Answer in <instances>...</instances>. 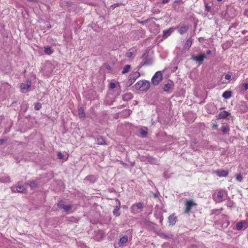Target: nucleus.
<instances>
[{
  "instance_id": "nucleus-44",
  "label": "nucleus",
  "mask_w": 248,
  "mask_h": 248,
  "mask_svg": "<svg viewBox=\"0 0 248 248\" xmlns=\"http://www.w3.org/2000/svg\"><path fill=\"white\" fill-rule=\"evenodd\" d=\"M133 55V53L131 52H128L126 54V56L127 58H131Z\"/></svg>"
},
{
  "instance_id": "nucleus-36",
  "label": "nucleus",
  "mask_w": 248,
  "mask_h": 248,
  "mask_svg": "<svg viewBox=\"0 0 248 248\" xmlns=\"http://www.w3.org/2000/svg\"><path fill=\"white\" fill-rule=\"evenodd\" d=\"M58 207L61 209H63V207L65 206L64 204V202L62 200L60 201L57 204Z\"/></svg>"
},
{
  "instance_id": "nucleus-46",
  "label": "nucleus",
  "mask_w": 248,
  "mask_h": 248,
  "mask_svg": "<svg viewBox=\"0 0 248 248\" xmlns=\"http://www.w3.org/2000/svg\"><path fill=\"white\" fill-rule=\"evenodd\" d=\"M225 79H226L227 80H230L231 78V75L230 74H226L225 76Z\"/></svg>"
},
{
  "instance_id": "nucleus-41",
  "label": "nucleus",
  "mask_w": 248,
  "mask_h": 248,
  "mask_svg": "<svg viewBox=\"0 0 248 248\" xmlns=\"http://www.w3.org/2000/svg\"><path fill=\"white\" fill-rule=\"evenodd\" d=\"M160 236L162 238H165V239H168L169 238V236L168 235H167L166 234L164 233H162L160 234Z\"/></svg>"
},
{
  "instance_id": "nucleus-43",
  "label": "nucleus",
  "mask_w": 248,
  "mask_h": 248,
  "mask_svg": "<svg viewBox=\"0 0 248 248\" xmlns=\"http://www.w3.org/2000/svg\"><path fill=\"white\" fill-rule=\"evenodd\" d=\"M59 159H62L63 157V155L61 152H59L57 155Z\"/></svg>"
},
{
  "instance_id": "nucleus-20",
  "label": "nucleus",
  "mask_w": 248,
  "mask_h": 248,
  "mask_svg": "<svg viewBox=\"0 0 248 248\" xmlns=\"http://www.w3.org/2000/svg\"><path fill=\"white\" fill-rule=\"evenodd\" d=\"M26 184L29 185L32 189L35 188L37 186V183L33 180L28 181L27 182Z\"/></svg>"
},
{
  "instance_id": "nucleus-48",
  "label": "nucleus",
  "mask_w": 248,
  "mask_h": 248,
  "mask_svg": "<svg viewBox=\"0 0 248 248\" xmlns=\"http://www.w3.org/2000/svg\"><path fill=\"white\" fill-rule=\"evenodd\" d=\"M6 141L5 140L0 139V144L1 145Z\"/></svg>"
},
{
  "instance_id": "nucleus-49",
  "label": "nucleus",
  "mask_w": 248,
  "mask_h": 248,
  "mask_svg": "<svg viewBox=\"0 0 248 248\" xmlns=\"http://www.w3.org/2000/svg\"><path fill=\"white\" fill-rule=\"evenodd\" d=\"M174 3H183L182 0H175L174 1Z\"/></svg>"
},
{
  "instance_id": "nucleus-2",
  "label": "nucleus",
  "mask_w": 248,
  "mask_h": 248,
  "mask_svg": "<svg viewBox=\"0 0 248 248\" xmlns=\"http://www.w3.org/2000/svg\"><path fill=\"white\" fill-rule=\"evenodd\" d=\"M54 68V66L51 63L47 62L45 64L42 71L45 76L48 77L51 75Z\"/></svg>"
},
{
  "instance_id": "nucleus-31",
  "label": "nucleus",
  "mask_w": 248,
  "mask_h": 248,
  "mask_svg": "<svg viewBox=\"0 0 248 248\" xmlns=\"http://www.w3.org/2000/svg\"><path fill=\"white\" fill-rule=\"evenodd\" d=\"M96 142L99 145H104L106 144L105 140L102 137H99L97 138Z\"/></svg>"
},
{
  "instance_id": "nucleus-61",
  "label": "nucleus",
  "mask_w": 248,
  "mask_h": 248,
  "mask_svg": "<svg viewBox=\"0 0 248 248\" xmlns=\"http://www.w3.org/2000/svg\"><path fill=\"white\" fill-rule=\"evenodd\" d=\"M109 68H110V66L107 67V69H108Z\"/></svg>"
},
{
  "instance_id": "nucleus-30",
  "label": "nucleus",
  "mask_w": 248,
  "mask_h": 248,
  "mask_svg": "<svg viewBox=\"0 0 248 248\" xmlns=\"http://www.w3.org/2000/svg\"><path fill=\"white\" fill-rule=\"evenodd\" d=\"M128 241L127 237V236H123L121 237L119 241V245L120 246H122L123 244L126 243Z\"/></svg>"
},
{
  "instance_id": "nucleus-6",
  "label": "nucleus",
  "mask_w": 248,
  "mask_h": 248,
  "mask_svg": "<svg viewBox=\"0 0 248 248\" xmlns=\"http://www.w3.org/2000/svg\"><path fill=\"white\" fill-rule=\"evenodd\" d=\"M140 76V74L138 71L133 72L132 74L129 75L127 83L129 86L131 85Z\"/></svg>"
},
{
  "instance_id": "nucleus-16",
  "label": "nucleus",
  "mask_w": 248,
  "mask_h": 248,
  "mask_svg": "<svg viewBox=\"0 0 248 248\" xmlns=\"http://www.w3.org/2000/svg\"><path fill=\"white\" fill-rule=\"evenodd\" d=\"M192 43V39L191 38H189V39H188L186 40V41L184 46L183 51L184 50L186 51V50H188L189 48H190V47L191 46Z\"/></svg>"
},
{
  "instance_id": "nucleus-59",
  "label": "nucleus",
  "mask_w": 248,
  "mask_h": 248,
  "mask_svg": "<svg viewBox=\"0 0 248 248\" xmlns=\"http://www.w3.org/2000/svg\"><path fill=\"white\" fill-rule=\"evenodd\" d=\"M109 68H110V66L107 67V69H108Z\"/></svg>"
},
{
  "instance_id": "nucleus-14",
  "label": "nucleus",
  "mask_w": 248,
  "mask_h": 248,
  "mask_svg": "<svg viewBox=\"0 0 248 248\" xmlns=\"http://www.w3.org/2000/svg\"><path fill=\"white\" fill-rule=\"evenodd\" d=\"M174 28H170L169 29L164 30L163 31V38H167L173 32Z\"/></svg>"
},
{
  "instance_id": "nucleus-57",
  "label": "nucleus",
  "mask_w": 248,
  "mask_h": 248,
  "mask_svg": "<svg viewBox=\"0 0 248 248\" xmlns=\"http://www.w3.org/2000/svg\"><path fill=\"white\" fill-rule=\"evenodd\" d=\"M246 141H247V143H248V137H247V138L246 139Z\"/></svg>"
},
{
  "instance_id": "nucleus-40",
  "label": "nucleus",
  "mask_w": 248,
  "mask_h": 248,
  "mask_svg": "<svg viewBox=\"0 0 248 248\" xmlns=\"http://www.w3.org/2000/svg\"><path fill=\"white\" fill-rule=\"evenodd\" d=\"M242 87H243V89H242V90L243 91H247L248 89V83H244L243 85H242Z\"/></svg>"
},
{
  "instance_id": "nucleus-37",
  "label": "nucleus",
  "mask_w": 248,
  "mask_h": 248,
  "mask_svg": "<svg viewBox=\"0 0 248 248\" xmlns=\"http://www.w3.org/2000/svg\"><path fill=\"white\" fill-rule=\"evenodd\" d=\"M42 108V105L41 103L38 102L35 104L34 109L36 110H39Z\"/></svg>"
},
{
  "instance_id": "nucleus-9",
  "label": "nucleus",
  "mask_w": 248,
  "mask_h": 248,
  "mask_svg": "<svg viewBox=\"0 0 248 248\" xmlns=\"http://www.w3.org/2000/svg\"><path fill=\"white\" fill-rule=\"evenodd\" d=\"M248 227V223L245 220L241 221L236 223L235 225L236 229L240 230L241 229H246Z\"/></svg>"
},
{
  "instance_id": "nucleus-3",
  "label": "nucleus",
  "mask_w": 248,
  "mask_h": 248,
  "mask_svg": "<svg viewBox=\"0 0 248 248\" xmlns=\"http://www.w3.org/2000/svg\"><path fill=\"white\" fill-rule=\"evenodd\" d=\"M31 81L30 79H27L26 83H22L20 84V88L22 93H25L31 90Z\"/></svg>"
},
{
  "instance_id": "nucleus-28",
  "label": "nucleus",
  "mask_w": 248,
  "mask_h": 248,
  "mask_svg": "<svg viewBox=\"0 0 248 248\" xmlns=\"http://www.w3.org/2000/svg\"><path fill=\"white\" fill-rule=\"evenodd\" d=\"M10 181V178L9 176H5L0 178V182L1 183H9Z\"/></svg>"
},
{
  "instance_id": "nucleus-56",
  "label": "nucleus",
  "mask_w": 248,
  "mask_h": 248,
  "mask_svg": "<svg viewBox=\"0 0 248 248\" xmlns=\"http://www.w3.org/2000/svg\"><path fill=\"white\" fill-rule=\"evenodd\" d=\"M154 215H155V216L156 217V218H158V219H159V217H157V216H156V214H155Z\"/></svg>"
},
{
  "instance_id": "nucleus-42",
  "label": "nucleus",
  "mask_w": 248,
  "mask_h": 248,
  "mask_svg": "<svg viewBox=\"0 0 248 248\" xmlns=\"http://www.w3.org/2000/svg\"><path fill=\"white\" fill-rule=\"evenodd\" d=\"M110 89H114L116 87V84L115 83L111 82L109 86Z\"/></svg>"
},
{
  "instance_id": "nucleus-54",
  "label": "nucleus",
  "mask_w": 248,
  "mask_h": 248,
  "mask_svg": "<svg viewBox=\"0 0 248 248\" xmlns=\"http://www.w3.org/2000/svg\"><path fill=\"white\" fill-rule=\"evenodd\" d=\"M246 32H247V31L244 30L243 31H242V33L245 34Z\"/></svg>"
},
{
  "instance_id": "nucleus-39",
  "label": "nucleus",
  "mask_w": 248,
  "mask_h": 248,
  "mask_svg": "<svg viewBox=\"0 0 248 248\" xmlns=\"http://www.w3.org/2000/svg\"><path fill=\"white\" fill-rule=\"evenodd\" d=\"M204 7L205 11L207 12H209L211 10V6L206 2L204 3Z\"/></svg>"
},
{
  "instance_id": "nucleus-13",
  "label": "nucleus",
  "mask_w": 248,
  "mask_h": 248,
  "mask_svg": "<svg viewBox=\"0 0 248 248\" xmlns=\"http://www.w3.org/2000/svg\"><path fill=\"white\" fill-rule=\"evenodd\" d=\"M231 115V113L226 111H221L216 116V117L217 119H226L228 116Z\"/></svg>"
},
{
  "instance_id": "nucleus-15",
  "label": "nucleus",
  "mask_w": 248,
  "mask_h": 248,
  "mask_svg": "<svg viewBox=\"0 0 248 248\" xmlns=\"http://www.w3.org/2000/svg\"><path fill=\"white\" fill-rule=\"evenodd\" d=\"M176 29L181 34H183L187 31L188 27L186 25H184L181 27H177Z\"/></svg>"
},
{
  "instance_id": "nucleus-4",
  "label": "nucleus",
  "mask_w": 248,
  "mask_h": 248,
  "mask_svg": "<svg viewBox=\"0 0 248 248\" xmlns=\"http://www.w3.org/2000/svg\"><path fill=\"white\" fill-rule=\"evenodd\" d=\"M162 79V74L161 71L156 72L152 78V82L154 85H157Z\"/></svg>"
},
{
  "instance_id": "nucleus-5",
  "label": "nucleus",
  "mask_w": 248,
  "mask_h": 248,
  "mask_svg": "<svg viewBox=\"0 0 248 248\" xmlns=\"http://www.w3.org/2000/svg\"><path fill=\"white\" fill-rule=\"evenodd\" d=\"M197 204L194 202V200L191 199L187 200L185 203V209L184 212L188 214L190 212L191 209L193 207H196Z\"/></svg>"
},
{
  "instance_id": "nucleus-47",
  "label": "nucleus",
  "mask_w": 248,
  "mask_h": 248,
  "mask_svg": "<svg viewBox=\"0 0 248 248\" xmlns=\"http://www.w3.org/2000/svg\"><path fill=\"white\" fill-rule=\"evenodd\" d=\"M159 222L161 224H162V222H163V216L161 215V216H159Z\"/></svg>"
},
{
  "instance_id": "nucleus-29",
  "label": "nucleus",
  "mask_w": 248,
  "mask_h": 248,
  "mask_svg": "<svg viewBox=\"0 0 248 248\" xmlns=\"http://www.w3.org/2000/svg\"><path fill=\"white\" fill-rule=\"evenodd\" d=\"M131 69V65L129 64H127L124 66V67L123 69V70L122 71V73L123 74H124L126 73H127L128 72L130 71Z\"/></svg>"
},
{
  "instance_id": "nucleus-55",
  "label": "nucleus",
  "mask_w": 248,
  "mask_h": 248,
  "mask_svg": "<svg viewBox=\"0 0 248 248\" xmlns=\"http://www.w3.org/2000/svg\"><path fill=\"white\" fill-rule=\"evenodd\" d=\"M71 219L70 220L71 221H73V220L75 219V218L74 217H71Z\"/></svg>"
},
{
  "instance_id": "nucleus-7",
  "label": "nucleus",
  "mask_w": 248,
  "mask_h": 248,
  "mask_svg": "<svg viewBox=\"0 0 248 248\" xmlns=\"http://www.w3.org/2000/svg\"><path fill=\"white\" fill-rule=\"evenodd\" d=\"M143 208L142 203L139 202L134 204L131 207V212L134 214L140 213Z\"/></svg>"
},
{
  "instance_id": "nucleus-52",
  "label": "nucleus",
  "mask_w": 248,
  "mask_h": 248,
  "mask_svg": "<svg viewBox=\"0 0 248 248\" xmlns=\"http://www.w3.org/2000/svg\"><path fill=\"white\" fill-rule=\"evenodd\" d=\"M126 113H128V115H129L130 114V110H126L125 111Z\"/></svg>"
},
{
  "instance_id": "nucleus-8",
  "label": "nucleus",
  "mask_w": 248,
  "mask_h": 248,
  "mask_svg": "<svg viewBox=\"0 0 248 248\" xmlns=\"http://www.w3.org/2000/svg\"><path fill=\"white\" fill-rule=\"evenodd\" d=\"M213 197L216 202L218 203L222 202L224 200L223 199V191L221 189L219 190L217 194H214Z\"/></svg>"
},
{
  "instance_id": "nucleus-50",
  "label": "nucleus",
  "mask_w": 248,
  "mask_h": 248,
  "mask_svg": "<svg viewBox=\"0 0 248 248\" xmlns=\"http://www.w3.org/2000/svg\"><path fill=\"white\" fill-rule=\"evenodd\" d=\"M169 1V0H162V3L163 4H165V3H167Z\"/></svg>"
},
{
  "instance_id": "nucleus-27",
  "label": "nucleus",
  "mask_w": 248,
  "mask_h": 248,
  "mask_svg": "<svg viewBox=\"0 0 248 248\" xmlns=\"http://www.w3.org/2000/svg\"><path fill=\"white\" fill-rule=\"evenodd\" d=\"M16 190L17 192L22 193H25L26 192V189L23 186H19L18 185L16 186Z\"/></svg>"
},
{
  "instance_id": "nucleus-33",
  "label": "nucleus",
  "mask_w": 248,
  "mask_h": 248,
  "mask_svg": "<svg viewBox=\"0 0 248 248\" xmlns=\"http://www.w3.org/2000/svg\"><path fill=\"white\" fill-rule=\"evenodd\" d=\"M72 207H73L72 205H71V204L65 205V206L63 207L62 209H63L65 212H68L70 210H71Z\"/></svg>"
},
{
  "instance_id": "nucleus-17",
  "label": "nucleus",
  "mask_w": 248,
  "mask_h": 248,
  "mask_svg": "<svg viewBox=\"0 0 248 248\" xmlns=\"http://www.w3.org/2000/svg\"><path fill=\"white\" fill-rule=\"evenodd\" d=\"M215 172L218 177H226L228 174V171L225 170H217Z\"/></svg>"
},
{
  "instance_id": "nucleus-26",
  "label": "nucleus",
  "mask_w": 248,
  "mask_h": 248,
  "mask_svg": "<svg viewBox=\"0 0 248 248\" xmlns=\"http://www.w3.org/2000/svg\"><path fill=\"white\" fill-rule=\"evenodd\" d=\"M44 51L45 53L47 55H51L53 52V50L52 49L51 47L48 46L45 47Z\"/></svg>"
},
{
  "instance_id": "nucleus-11",
  "label": "nucleus",
  "mask_w": 248,
  "mask_h": 248,
  "mask_svg": "<svg viewBox=\"0 0 248 248\" xmlns=\"http://www.w3.org/2000/svg\"><path fill=\"white\" fill-rule=\"evenodd\" d=\"M177 220V217L174 214L170 215L168 217V222L169 223L170 225H174Z\"/></svg>"
},
{
  "instance_id": "nucleus-21",
  "label": "nucleus",
  "mask_w": 248,
  "mask_h": 248,
  "mask_svg": "<svg viewBox=\"0 0 248 248\" xmlns=\"http://www.w3.org/2000/svg\"><path fill=\"white\" fill-rule=\"evenodd\" d=\"M232 95V93L231 91H226L223 93L222 96L224 99H227L230 98Z\"/></svg>"
},
{
  "instance_id": "nucleus-19",
  "label": "nucleus",
  "mask_w": 248,
  "mask_h": 248,
  "mask_svg": "<svg viewBox=\"0 0 248 248\" xmlns=\"http://www.w3.org/2000/svg\"><path fill=\"white\" fill-rule=\"evenodd\" d=\"M122 97L124 101H128L132 98L133 94L130 93H128L124 94Z\"/></svg>"
},
{
  "instance_id": "nucleus-1",
  "label": "nucleus",
  "mask_w": 248,
  "mask_h": 248,
  "mask_svg": "<svg viewBox=\"0 0 248 248\" xmlns=\"http://www.w3.org/2000/svg\"><path fill=\"white\" fill-rule=\"evenodd\" d=\"M136 89L140 91L146 92L150 87V83L147 80H140L135 85Z\"/></svg>"
},
{
  "instance_id": "nucleus-10",
  "label": "nucleus",
  "mask_w": 248,
  "mask_h": 248,
  "mask_svg": "<svg viewBox=\"0 0 248 248\" xmlns=\"http://www.w3.org/2000/svg\"><path fill=\"white\" fill-rule=\"evenodd\" d=\"M116 205L113 211V215L116 217H119L121 213L120 212V209L121 207V202L118 199H116Z\"/></svg>"
},
{
  "instance_id": "nucleus-53",
  "label": "nucleus",
  "mask_w": 248,
  "mask_h": 248,
  "mask_svg": "<svg viewBox=\"0 0 248 248\" xmlns=\"http://www.w3.org/2000/svg\"><path fill=\"white\" fill-rule=\"evenodd\" d=\"M217 124H214L213 126V128H217Z\"/></svg>"
},
{
  "instance_id": "nucleus-51",
  "label": "nucleus",
  "mask_w": 248,
  "mask_h": 248,
  "mask_svg": "<svg viewBox=\"0 0 248 248\" xmlns=\"http://www.w3.org/2000/svg\"><path fill=\"white\" fill-rule=\"evenodd\" d=\"M212 52L210 50H208L207 51H206V54L207 55H210L211 54Z\"/></svg>"
},
{
  "instance_id": "nucleus-34",
  "label": "nucleus",
  "mask_w": 248,
  "mask_h": 248,
  "mask_svg": "<svg viewBox=\"0 0 248 248\" xmlns=\"http://www.w3.org/2000/svg\"><path fill=\"white\" fill-rule=\"evenodd\" d=\"M243 176L241 173H236L235 174V179L238 182H241L243 180Z\"/></svg>"
},
{
  "instance_id": "nucleus-23",
  "label": "nucleus",
  "mask_w": 248,
  "mask_h": 248,
  "mask_svg": "<svg viewBox=\"0 0 248 248\" xmlns=\"http://www.w3.org/2000/svg\"><path fill=\"white\" fill-rule=\"evenodd\" d=\"M148 162L151 164H156L158 162L157 160L153 157L149 156L147 158V159Z\"/></svg>"
},
{
  "instance_id": "nucleus-32",
  "label": "nucleus",
  "mask_w": 248,
  "mask_h": 248,
  "mask_svg": "<svg viewBox=\"0 0 248 248\" xmlns=\"http://www.w3.org/2000/svg\"><path fill=\"white\" fill-rule=\"evenodd\" d=\"M21 109L26 112L28 108V105L27 103L24 102L21 105Z\"/></svg>"
},
{
  "instance_id": "nucleus-58",
  "label": "nucleus",
  "mask_w": 248,
  "mask_h": 248,
  "mask_svg": "<svg viewBox=\"0 0 248 248\" xmlns=\"http://www.w3.org/2000/svg\"><path fill=\"white\" fill-rule=\"evenodd\" d=\"M218 1H221L222 0H217Z\"/></svg>"
},
{
  "instance_id": "nucleus-24",
  "label": "nucleus",
  "mask_w": 248,
  "mask_h": 248,
  "mask_svg": "<svg viewBox=\"0 0 248 248\" xmlns=\"http://www.w3.org/2000/svg\"><path fill=\"white\" fill-rule=\"evenodd\" d=\"M78 115L80 117L85 118L86 115L84 112V109L83 107H80V108H78Z\"/></svg>"
},
{
  "instance_id": "nucleus-22",
  "label": "nucleus",
  "mask_w": 248,
  "mask_h": 248,
  "mask_svg": "<svg viewBox=\"0 0 248 248\" xmlns=\"http://www.w3.org/2000/svg\"><path fill=\"white\" fill-rule=\"evenodd\" d=\"M140 136L143 138L146 137L148 134L147 128L146 127H144V128L140 129Z\"/></svg>"
},
{
  "instance_id": "nucleus-45",
  "label": "nucleus",
  "mask_w": 248,
  "mask_h": 248,
  "mask_svg": "<svg viewBox=\"0 0 248 248\" xmlns=\"http://www.w3.org/2000/svg\"><path fill=\"white\" fill-rule=\"evenodd\" d=\"M144 65H146V64H145V63L144 62H141V63H140V64L139 65V66H138V70H137V71H138V70H139L141 67H142L143 66H144Z\"/></svg>"
},
{
  "instance_id": "nucleus-25",
  "label": "nucleus",
  "mask_w": 248,
  "mask_h": 248,
  "mask_svg": "<svg viewBox=\"0 0 248 248\" xmlns=\"http://www.w3.org/2000/svg\"><path fill=\"white\" fill-rule=\"evenodd\" d=\"M221 131L223 134H229L230 131V128L228 125H224L221 127Z\"/></svg>"
},
{
  "instance_id": "nucleus-18",
  "label": "nucleus",
  "mask_w": 248,
  "mask_h": 248,
  "mask_svg": "<svg viewBox=\"0 0 248 248\" xmlns=\"http://www.w3.org/2000/svg\"><path fill=\"white\" fill-rule=\"evenodd\" d=\"M96 178L93 175H89L86 177L84 179V181H89L90 183H94L96 182Z\"/></svg>"
},
{
  "instance_id": "nucleus-12",
  "label": "nucleus",
  "mask_w": 248,
  "mask_h": 248,
  "mask_svg": "<svg viewBox=\"0 0 248 248\" xmlns=\"http://www.w3.org/2000/svg\"><path fill=\"white\" fill-rule=\"evenodd\" d=\"M206 58V56L204 54H201L199 56H192V59L199 62L200 64L203 63L204 59Z\"/></svg>"
},
{
  "instance_id": "nucleus-38",
  "label": "nucleus",
  "mask_w": 248,
  "mask_h": 248,
  "mask_svg": "<svg viewBox=\"0 0 248 248\" xmlns=\"http://www.w3.org/2000/svg\"><path fill=\"white\" fill-rule=\"evenodd\" d=\"M170 87H171V84L170 83H167V84H166L164 87H163V90L165 92H167L168 91H169V90L170 88Z\"/></svg>"
},
{
  "instance_id": "nucleus-35",
  "label": "nucleus",
  "mask_w": 248,
  "mask_h": 248,
  "mask_svg": "<svg viewBox=\"0 0 248 248\" xmlns=\"http://www.w3.org/2000/svg\"><path fill=\"white\" fill-rule=\"evenodd\" d=\"M144 62H145L146 65H150L153 63V60L152 58H148V59H147L144 61Z\"/></svg>"
},
{
  "instance_id": "nucleus-60",
  "label": "nucleus",
  "mask_w": 248,
  "mask_h": 248,
  "mask_svg": "<svg viewBox=\"0 0 248 248\" xmlns=\"http://www.w3.org/2000/svg\"><path fill=\"white\" fill-rule=\"evenodd\" d=\"M109 68H110V66L107 67V69H108Z\"/></svg>"
}]
</instances>
